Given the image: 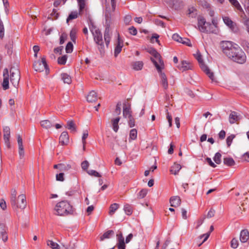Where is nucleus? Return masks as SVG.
Returning <instances> with one entry per match:
<instances>
[{
  "instance_id": "f257e3e1",
  "label": "nucleus",
  "mask_w": 249,
  "mask_h": 249,
  "mask_svg": "<svg viewBox=\"0 0 249 249\" xmlns=\"http://www.w3.org/2000/svg\"><path fill=\"white\" fill-rule=\"evenodd\" d=\"M221 47L223 53L233 61L240 64L246 62V55L237 44L226 41L222 42Z\"/></svg>"
},
{
  "instance_id": "f03ea898",
  "label": "nucleus",
  "mask_w": 249,
  "mask_h": 249,
  "mask_svg": "<svg viewBox=\"0 0 249 249\" xmlns=\"http://www.w3.org/2000/svg\"><path fill=\"white\" fill-rule=\"evenodd\" d=\"M10 203L13 209L17 210L19 208L23 210L27 205L26 196L23 194L20 195L18 196L17 200L16 190L12 189L11 191Z\"/></svg>"
},
{
  "instance_id": "7ed1b4c3",
  "label": "nucleus",
  "mask_w": 249,
  "mask_h": 249,
  "mask_svg": "<svg viewBox=\"0 0 249 249\" xmlns=\"http://www.w3.org/2000/svg\"><path fill=\"white\" fill-rule=\"evenodd\" d=\"M55 214L59 216H65L71 214L73 213L72 206L66 200L59 202L55 206Z\"/></svg>"
},
{
  "instance_id": "20e7f679",
  "label": "nucleus",
  "mask_w": 249,
  "mask_h": 249,
  "mask_svg": "<svg viewBox=\"0 0 249 249\" xmlns=\"http://www.w3.org/2000/svg\"><path fill=\"white\" fill-rule=\"evenodd\" d=\"M197 26L199 30L201 32L206 33L214 32L213 25L209 22H206L205 19L201 16L197 18Z\"/></svg>"
},
{
  "instance_id": "39448f33",
  "label": "nucleus",
  "mask_w": 249,
  "mask_h": 249,
  "mask_svg": "<svg viewBox=\"0 0 249 249\" xmlns=\"http://www.w3.org/2000/svg\"><path fill=\"white\" fill-rule=\"evenodd\" d=\"M194 56L195 58L197 60L201 70L206 73L212 80H213L214 78L213 73V72L211 71L209 68L205 64L200 53L197 51L196 53L194 54Z\"/></svg>"
},
{
  "instance_id": "423d86ee",
  "label": "nucleus",
  "mask_w": 249,
  "mask_h": 249,
  "mask_svg": "<svg viewBox=\"0 0 249 249\" xmlns=\"http://www.w3.org/2000/svg\"><path fill=\"white\" fill-rule=\"evenodd\" d=\"M94 41L98 46V49L101 54L105 52V46L104 40L102 37V34L100 30H97L96 32L92 34Z\"/></svg>"
},
{
  "instance_id": "0eeeda50",
  "label": "nucleus",
  "mask_w": 249,
  "mask_h": 249,
  "mask_svg": "<svg viewBox=\"0 0 249 249\" xmlns=\"http://www.w3.org/2000/svg\"><path fill=\"white\" fill-rule=\"evenodd\" d=\"M33 67L35 70L38 72H42L44 70H46V72L49 71V67L45 57H42L41 60L36 61L34 63Z\"/></svg>"
},
{
  "instance_id": "6e6552de",
  "label": "nucleus",
  "mask_w": 249,
  "mask_h": 249,
  "mask_svg": "<svg viewBox=\"0 0 249 249\" xmlns=\"http://www.w3.org/2000/svg\"><path fill=\"white\" fill-rule=\"evenodd\" d=\"M20 80V72L18 69L12 68L10 70V81L12 84L17 87Z\"/></svg>"
},
{
  "instance_id": "1a4fd4ad",
  "label": "nucleus",
  "mask_w": 249,
  "mask_h": 249,
  "mask_svg": "<svg viewBox=\"0 0 249 249\" xmlns=\"http://www.w3.org/2000/svg\"><path fill=\"white\" fill-rule=\"evenodd\" d=\"M0 239H2L4 242L8 240L7 228L4 224H0Z\"/></svg>"
},
{
  "instance_id": "9d476101",
  "label": "nucleus",
  "mask_w": 249,
  "mask_h": 249,
  "mask_svg": "<svg viewBox=\"0 0 249 249\" xmlns=\"http://www.w3.org/2000/svg\"><path fill=\"white\" fill-rule=\"evenodd\" d=\"M150 59L154 64V66L156 67L158 71V72L160 74L161 80L167 79V77L165 74L164 72H162L161 70L162 69V68L159 65L158 62L156 61L154 59H153V57H151Z\"/></svg>"
},
{
  "instance_id": "9b49d317",
  "label": "nucleus",
  "mask_w": 249,
  "mask_h": 249,
  "mask_svg": "<svg viewBox=\"0 0 249 249\" xmlns=\"http://www.w3.org/2000/svg\"><path fill=\"white\" fill-rule=\"evenodd\" d=\"M3 138L5 144L8 147L10 146L9 139L10 137V129L9 126H6L3 127Z\"/></svg>"
},
{
  "instance_id": "f8f14e48",
  "label": "nucleus",
  "mask_w": 249,
  "mask_h": 249,
  "mask_svg": "<svg viewBox=\"0 0 249 249\" xmlns=\"http://www.w3.org/2000/svg\"><path fill=\"white\" fill-rule=\"evenodd\" d=\"M2 88L4 90L9 89V74L7 69H5L3 71V80L2 82Z\"/></svg>"
},
{
  "instance_id": "ddd939ff",
  "label": "nucleus",
  "mask_w": 249,
  "mask_h": 249,
  "mask_svg": "<svg viewBox=\"0 0 249 249\" xmlns=\"http://www.w3.org/2000/svg\"><path fill=\"white\" fill-rule=\"evenodd\" d=\"M123 46V41L121 40L119 35L118 36L117 43L114 50V56L116 57L121 53Z\"/></svg>"
},
{
  "instance_id": "4468645a",
  "label": "nucleus",
  "mask_w": 249,
  "mask_h": 249,
  "mask_svg": "<svg viewBox=\"0 0 249 249\" xmlns=\"http://www.w3.org/2000/svg\"><path fill=\"white\" fill-rule=\"evenodd\" d=\"M155 58L157 61L158 60L161 65H163V62L161 59L160 54L154 48H150L148 51ZM154 59V58H153Z\"/></svg>"
},
{
  "instance_id": "2eb2a0df",
  "label": "nucleus",
  "mask_w": 249,
  "mask_h": 249,
  "mask_svg": "<svg viewBox=\"0 0 249 249\" xmlns=\"http://www.w3.org/2000/svg\"><path fill=\"white\" fill-rule=\"evenodd\" d=\"M69 142V137L67 132H63L59 137V143L62 145H67Z\"/></svg>"
},
{
  "instance_id": "dca6fc26",
  "label": "nucleus",
  "mask_w": 249,
  "mask_h": 249,
  "mask_svg": "<svg viewBox=\"0 0 249 249\" xmlns=\"http://www.w3.org/2000/svg\"><path fill=\"white\" fill-rule=\"evenodd\" d=\"M178 67L180 70L183 71L191 70L192 68V65L190 62L183 60L181 62V64L178 66Z\"/></svg>"
},
{
  "instance_id": "f3484780",
  "label": "nucleus",
  "mask_w": 249,
  "mask_h": 249,
  "mask_svg": "<svg viewBox=\"0 0 249 249\" xmlns=\"http://www.w3.org/2000/svg\"><path fill=\"white\" fill-rule=\"evenodd\" d=\"M240 119V115L235 111H231L229 115V122L233 124Z\"/></svg>"
},
{
  "instance_id": "a211bd4d",
  "label": "nucleus",
  "mask_w": 249,
  "mask_h": 249,
  "mask_svg": "<svg viewBox=\"0 0 249 249\" xmlns=\"http://www.w3.org/2000/svg\"><path fill=\"white\" fill-rule=\"evenodd\" d=\"M249 239V231L247 229L241 231L240 235V240L242 243H246Z\"/></svg>"
},
{
  "instance_id": "6ab92c4d",
  "label": "nucleus",
  "mask_w": 249,
  "mask_h": 249,
  "mask_svg": "<svg viewBox=\"0 0 249 249\" xmlns=\"http://www.w3.org/2000/svg\"><path fill=\"white\" fill-rule=\"evenodd\" d=\"M170 203L171 206L176 207L179 206L181 204V199L178 196H172L170 198Z\"/></svg>"
},
{
  "instance_id": "aec40b11",
  "label": "nucleus",
  "mask_w": 249,
  "mask_h": 249,
  "mask_svg": "<svg viewBox=\"0 0 249 249\" xmlns=\"http://www.w3.org/2000/svg\"><path fill=\"white\" fill-rule=\"evenodd\" d=\"M97 100V96L96 93L93 90L90 91L87 97V101L92 103L95 102Z\"/></svg>"
},
{
  "instance_id": "412c9836",
  "label": "nucleus",
  "mask_w": 249,
  "mask_h": 249,
  "mask_svg": "<svg viewBox=\"0 0 249 249\" xmlns=\"http://www.w3.org/2000/svg\"><path fill=\"white\" fill-rule=\"evenodd\" d=\"M110 38L109 29L108 27H107L104 32V40L107 47H108L110 43Z\"/></svg>"
},
{
  "instance_id": "4be33fe9",
  "label": "nucleus",
  "mask_w": 249,
  "mask_h": 249,
  "mask_svg": "<svg viewBox=\"0 0 249 249\" xmlns=\"http://www.w3.org/2000/svg\"><path fill=\"white\" fill-rule=\"evenodd\" d=\"M181 169V166L179 164L175 162L174 165L171 167L170 172L171 174L176 175Z\"/></svg>"
},
{
  "instance_id": "5701e85b",
  "label": "nucleus",
  "mask_w": 249,
  "mask_h": 249,
  "mask_svg": "<svg viewBox=\"0 0 249 249\" xmlns=\"http://www.w3.org/2000/svg\"><path fill=\"white\" fill-rule=\"evenodd\" d=\"M61 78L64 83L70 84L71 83V78L70 75L66 73L61 74Z\"/></svg>"
},
{
  "instance_id": "b1692460",
  "label": "nucleus",
  "mask_w": 249,
  "mask_h": 249,
  "mask_svg": "<svg viewBox=\"0 0 249 249\" xmlns=\"http://www.w3.org/2000/svg\"><path fill=\"white\" fill-rule=\"evenodd\" d=\"M120 118L119 117H117L114 119H112L111 120L112 128H113V130L115 132H117L118 131V129L119 128L118 123L120 121Z\"/></svg>"
},
{
  "instance_id": "393cba45",
  "label": "nucleus",
  "mask_w": 249,
  "mask_h": 249,
  "mask_svg": "<svg viewBox=\"0 0 249 249\" xmlns=\"http://www.w3.org/2000/svg\"><path fill=\"white\" fill-rule=\"evenodd\" d=\"M223 163L228 166H232L235 165L234 160L231 157H226L223 159Z\"/></svg>"
},
{
  "instance_id": "a878e982",
  "label": "nucleus",
  "mask_w": 249,
  "mask_h": 249,
  "mask_svg": "<svg viewBox=\"0 0 249 249\" xmlns=\"http://www.w3.org/2000/svg\"><path fill=\"white\" fill-rule=\"evenodd\" d=\"M143 63L142 61H136L132 64V68L136 71H140L142 69Z\"/></svg>"
},
{
  "instance_id": "bb28decb",
  "label": "nucleus",
  "mask_w": 249,
  "mask_h": 249,
  "mask_svg": "<svg viewBox=\"0 0 249 249\" xmlns=\"http://www.w3.org/2000/svg\"><path fill=\"white\" fill-rule=\"evenodd\" d=\"M114 234V232L113 230H108L107 231L105 232L100 237V240L103 241L105 239L110 238Z\"/></svg>"
},
{
  "instance_id": "cd10ccee",
  "label": "nucleus",
  "mask_w": 249,
  "mask_h": 249,
  "mask_svg": "<svg viewBox=\"0 0 249 249\" xmlns=\"http://www.w3.org/2000/svg\"><path fill=\"white\" fill-rule=\"evenodd\" d=\"M240 45L249 54V42L245 39H241Z\"/></svg>"
},
{
  "instance_id": "c85d7f7f",
  "label": "nucleus",
  "mask_w": 249,
  "mask_h": 249,
  "mask_svg": "<svg viewBox=\"0 0 249 249\" xmlns=\"http://www.w3.org/2000/svg\"><path fill=\"white\" fill-rule=\"evenodd\" d=\"M40 124L42 127L46 129H49L53 126L52 123L48 120L41 121Z\"/></svg>"
},
{
  "instance_id": "c756f323",
  "label": "nucleus",
  "mask_w": 249,
  "mask_h": 249,
  "mask_svg": "<svg viewBox=\"0 0 249 249\" xmlns=\"http://www.w3.org/2000/svg\"><path fill=\"white\" fill-rule=\"evenodd\" d=\"M124 210L125 213L128 215H130L132 213V207L129 204H126L124 205Z\"/></svg>"
},
{
  "instance_id": "7c9ffc66",
  "label": "nucleus",
  "mask_w": 249,
  "mask_h": 249,
  "mask_svg": "<svg viewBox=\"0 0 249 249\" xmlns=\"http://www.w3.org/2000/svg\"><path fill=\"white\" fill-rule=\"evenodd\" d=\"M66 127L72 132H75L76 131L75 124L72 121H68L67 122Z\"/></svg>"
},
{
  "instance_id": "2f4dec72",
  "label": "nucleus",
  "mask_w": 249,
  "mask_h": 249,
  "mask_svg": "<svg viewBox=\"0 0 249 249\" xmlns=\"http://www.w3.org/2000/svg\"><path fill=\"white\" fill-rule=\"evenodd\" d=\"M119 205L117 203H113L110 206L109 214L112 215L118 209Z\"/></svg>"
},
{
  "instance_id": "473e14b6",
  "label": "nucleus",
  "mask_w": 249,
  "mask_h": 249,
  "mask_svg": "<svg viewBox=\"0 0 249 249\" xmlns=\"http://www.w3.org/2000/svg\"><path fill=\"white\" fill-rule=\"evenodd\" d=\"M78 14L76 11L71 12L67 18V22H69L70 20L76 18L78 17Z\"/></svg>"
},
{
  "instance_id": "72a5a7b5",
  "label": "nucleus",
  "mask_w": 249,
  "mask_h": 249,
  "mask_svg": "<svg viewBox=\"0 0 249 249\" xmlns=\"http://www.w3.org/2000/svg\"><path fill=\"white\" fill-rule=\"evenodd\" d=\"M231 4L236 8L237 10L241 11L242 10V7L237 0H229Z\"/></svg>"
},
{
  "instance_id": "f704fd0d",
  "label": "nucleus",
  "mask_w": 249,
  "mask_h": 249,
  "mask_svg": "<svg viewBox=\"0 0 249 249\" xmlns=\"http://www.w3.org/2000/svg\"><path fill=\"white\" fill-rule=\"evenodd\" d=\"M129 115H132L130 108L129 107H124L123 108V116L124 118L128 117Z\"/></svg>"
},
{
  "instance_id": "c9c22d12",
  "label": "nucleus",
  "mask_w": 249,
  "mask_h": 249,
  "mask_svg": "<svg viewBox=\"0 0 249 249\" xmlns=\"http://www.w3.org/2000/svg\"><path fill=\"white\" fill-rule=\"evenodd\" d=\"M47 245L48 246H50L52 249H60L59 245L57 243L52 240H48L47 241Z\"/></svg>"
},
{
  "instance_id": "e433bc0d",
  "label": "nucleus",
  "mask_w": 249,
  "mask_h": 249,
  "mask_svg": "<svg viewBox=\"0 0 249 249\" xmlns=\"http://www.w3.org/2000/svg\"><path fill=\"white\" fill-rule=\"evenodd\" d=\"M137 137V131L136 129H132L129 133V138L132 140L136 139Z\"/></svg>"
},
{
  "instance_id": "4c0bfd02",
  "label": "nucleus",
  "mask_w": 249,
  "mask_h": 249,
  "mask_svg": "<svg viewBox=\"0 0 249 249\" xmlns=\"http://www.w3.org/2000/svg\"><path fill=\"white\" fill-rule=\"evenodd\" d=\"M188 11V14L190 17H191L192 18L196 17L197 14L196 10V9H195L194 7H191L189 8Z\"/></svg>"
},
{
  "instance_id": "58836bf2",
  "label": "nucleus",
  "mask_w": 249,
  "mask_h": 249,
  "mask_svg": "<svg viewBox=\"0 0 249 249\" xmlns=\"http://www.w3.org/2000/svg\"><path fill=\"white\" fill-rule=\"evenodd\" d=\"M221 154L219 152H217L213 157V160L216 164H219L221 163Z\"/></svg>"
},
{
  "instance_id": "ea45409f",
  "label": "nucleus",
  "mask_w": 249,
  "mask_h": 249,
  "mask_svg": "<svg viewBox=\"0 0 249 249\" xmlns=\"http://www.w3.org/2000/svg\"><path fill=\"white\" fill-rule=\"evenodd\" d=\"M67 59V56L66 55H64L58 58V63L60 65H64L66 64Z\"/></svg>"
},
{
  "instance_id": "a19ab883",
  "label": "nucleus",
  "mask_w": 249,
  "mask_h": 249,
  "mask_svg": "<svg viewBox=\"0 0 249 249\" xmlns=\"http://www.w3.org/2000/svg\"><path fill=\"white\" fill-rule=\"evenodd\" d=\"M78 5L79 7V14L83 10L85 7V0H77Z\"/></svg>"
},
{
  "instance_id": "79ce46f5",
  "label": "nucleus",
  "mask_w": 249,
  "mask_h": 249,
  "mask_svg": "<svg viewBox=\"0 0 249 249\" xmlns=\"http://www.w3.org/2000/svg\"><path fill=\"white\" fill-rule=\"evenodd\" d=\"M223 20L224 21V22L225 23V24L228 26L229 27L231 25V24H233V23H234V22H233L231 19V18H230L229 17H223Z\"/></svg>"
},
{
  "instance_id": "37998d69",
  "label": "nucleus",
  "mask_w": 249,
  "mask_h": 249,
  "mask_svg": "<svg viewBox=\"0 0 249 249\" xmlns=\"http://www.w3.org/2000/svg\"><path fill=\"white\" fill-rule=\"evenodd\" d=\"M73 46L71 42H69L66 46V52L67 53H71L73 51Z\"/></svg>"
},
{
  "instance_id": "c03bdc74",
  "label": "nucleus",
  "mask_w": 249,
  "mask_h": 249,
  "mask_svg": "<svg viewBox=\"0 0 249 249\" xmlns=\"http://www.w3.org/2000/svg\"><path fill=\"white\" fill-rule=\"evenodd\" d=\"M210 232H208L207 233H206L205 234H203L200 235L199 237V239H201L203 238H204V239H203V241L202 242V243L199 244L198 245V246H201L202 243H203L204 242H205L207 240V239L209 238V237L210 236Z\"/></svg>"
},
{
  "instance_id": "a18cd8bd",
  "label": "nucleus",
  "mask_w": 249,
  "mask_h": 249,
  "mask_svg": "<svg viewBox=\"0 0 249 249\" xmlns=\"http://www.w3.org/2000/svg\"><path fill=\"white\" fill-rule=\"evenodd\" d=\"M89 28L92 34L93 33H94V32L97 31V30H100L99 29L97 28L96 26L91 21H90L89 24Z\"/></svg>"
},
{
  "instance_id": "49530a36",
  "label": "nucleus",
  "mask_w": 249,
  "mask_h": 249,
  "mask_svg": "<svg viewBox=\"0 0 249 249\" xmlns=\"http://www.w3.org/2000/svg\"><path fill=\"white\" fill-rule=\"evenodd\" d=\"M89 28L92 34L93 33H94V32L97 31V30H100L99 29L97 28L96 26L91 21H90L89 24Z\"/></svg>"
},
{
  "instance_id": "de8ad7c7",
  "label": "nucleus",
  "mask_w": 249,
  "mask_h": 249,
  "mask_svg": "<svg viewBox=\"0 0 249 249\" xmlns=\"http://www.w3.org/2000/svg\"><path fill=\"white\" fill-rule=\"evenodd\" d=\"M147 194L146 189H142L138 194V197L140 199L144 198Z\"/></svg>"
},
{
  "instance_id": "09e8293b",
  "label": "nucleus",
  "mask_w": 249,
  "mask_h": 249,
  "mask_svg": "<svg viewBox=\"0 0 249 249\" xmlns=\"http://www.w3.org/2000/svg\"><path fill=\"white\" fill-rule=\"evenodd\" d=\"M135 119L133 117L132 115H129L128 116V124L130 127H132L135 126Z\"/></svg>"
},
{
  "instance_id": "8fccbe9b",
  "label": "nucleus",
  "mask_w": 249,
  "mask_h": 249,
  "mask_svg": "<svg viewBox=\"0 0 249 249\" xmlns=\"http://www.w3.org/2000/svg\"><path fill=\"white\" fill-rule=\"evenodd\" d=\"M235 135L233 134L231 135L228 136L226 139V143L228 147H230L232 143L233 139L235 138Z\"/></svg>"
},
{
  "instance_id": "3c124183",
  "label": "nucleus",
  "mask_w": 249,
  "mask_h": 249,
  "mask_svg": "<svg viewBox=\"0 0 249 249\" xmlns=\"http://www.w3.org/2000/svg\"><path fill=\"white\" fill-rule=\"evenodd\" d=\"M181 40H182L180 41V42H179L180 43H181L185 44L189 47L192 46V44H191V41L189 39L187 38H182V37Z\"/></svg>"
},
{
  "instance_id": "603ef678",
  "label": "nucleus",
  "mask_w": 249,
  "mask_h": 249,
  "mask_svg": "<svg viewBox=\"0 0 249 249\" xmlns=\"http://www.w3.org/2000/svg\"><path fill=\"white\" fill-rule=\"evenodd\" d=\"M76 30L75 29H72L70 32V37L72 41H75L76 39Z\"/></svg>"
},
{
  "instance_id": "864d4df0",
  "label": "nucleus",
  "mask_w": 249,
  "mask_h": 249,
  "mask_svg": "<svg viewBox=\"0 0 249 249\" xmlns=\"http://www.w3.org/2000/svg\"><path fill=\"white\" fill-rule=\"evenodd\" d=\"M231 247L233 249H236L238 246V241L237 239L234 238L231 242Z\"/></svg>"
},
{
  "instance_id": "5fc2aeb1",
  "label": "nucleus",
  "mask_w": 249,
  "mask_h": 249,
  "mask_svg": "<svg viewBox=\"0 0 249 249\" xmlns=\"http://www.w3.org/2000/svg\"><path fill=\"white\" fill-rule=\"evenodd\" d=\"M87 173L90 176L96 177H100L101 175L100 174L97 172L96 171L94 170H90L87 171Z\"/></svg>"
},
{
  "instance_id": "6e6d98bb",
  "label": "nucleus",
  "mask_w": 249,
  "mask_h": 249,
  "mask_svg": "<svg viewBox=\"0 0 249 249\" xmlns=\"http://www.w3.org/2000/svg\"><path fill=\"white\" fill-rule=\"evenodd\" d=\"M129 33L130 35L136 36L137 34V30L134 26H131L128 28Z\"/></svg>"
},
{
  "instance_id": "4d7b16f0",
  "label": "nucleus",
  "mask_w": 249,
  "mask_h": 249,
  "mask_svg": "<svg viewBox=\"0 0 249 249\" xmlns=\"http://www.w3.org/2000/svg\"><path fill=\"white\" fill-rule=\"evenodd\" d=\"M229 28L234 33H237L239 31V28L235 23H233V24H231Z\"/></svg>"
},
{
  "instance_id": "13d9d810",
  "label": "nucleus",
  "mask_w": 249,
  "mask_h": 249,
  "mask_svg": "<svg viewBox=\"0 0 249 249\" xmlns=\"http://www.w3.org/2000/svg\"><path fill=\"white\" fill-rule=\"evenodd\" d=\"M166 115H167L166 118H167V119L168 120V122L169 123V127H171L172 126V117L171 115H170L169 114V113L168 112L167 109H166Z\"/></svg>"
},
{
  "instance_id": "bf43d9fd",
  "label": "nucleus",
  "mask_w": 249,
  "mask_h": 249,
  "mask_svg": "<svg viewBox=\"0 0 249 249\" xmlns=\"http://www.w3.org/2000/svg\"><path fill=\"white\" fill-rule=\"evenodd\" d=\"M155 23L157 25H160L163 28L165 27V23L162 20L159 19H155L154 20Z\"/></svg>"
},
{
  "instance_id": "052dcab7",
  "label": "nucleus",
  "mask_w": 249,
  "mask_h": 249,
  "mask_svg": "<svg viewBox=\"0 0 249 249\" xmlns=\"http://www.w3.org/2000/svg\"><path fill=\"white\" fill-rule=\"evenodd\" d=\"M59 14L57 12V10L55 9H53L52 13L51 14V16L53 17L54 19H56L59 17Z\"/></svg>"
},
{
  "instance_id": "680f3d73",
  "label": "nucleus",
  "mask_w": 249,
  "mask_h": 249,
  "mask_svg": "<svg viewBox=\"0 0 249 249\" xmlns=\"http://www.w3.org/2000/svg\"><path fill=\"white\" fill-rule=\"evenodd\" d=\"M64 174L63 173H60L56 175V179L57 181H63L64 180Z\"/></svg>"
},
{
  "instance_id": "e2e57ef3",
  "label": "nucleus",
  "mask_w": 249,
  "mask_h": 249,
  "mask_svg": "<svg viewBox=\"0 0 249 249\" xmlns=\"http://www.w3.org/2000/svg\"><path fill=\"white\" fill-rule=\"evenodd\" d=\"M89 166V163L87 160H85L83 161L81 163V167L83 170H87Z\"/></svg>"
},
{
  "instance_id": "0e129e2a",
  "label": "nucleus",
  "mask_w": 249,
  "mask_h": 249,
  "mask_svg": "<svg viewBox=\"0 0 249 249\" xmlns=\"http://www.w3.org/2000/svg\"><path fill=\"white\" fill-rule=\"evenodd\" d=\"M89 135L88 130H85L84 131L83 136H82V143L83 144H86V139L88 138Z\"/></svg>"
},
{
  "instance_id": "69168bd1",
  "label": "nucleus",
  "mask_w": 249,
  "mask_h": 249,
  "mask_svg": "<svg viewBox=\"0 0 249 249\" xmlns=\"http://www.w3.org/2000/svg\"><path fill=\"white\" fill-rule=\"evenodd\" d=\"M164 1L170 7H173L177 0H164Z\"/></svg>"
},
{
  "instance_id": "338daca9",
  "label": "nucleus",
  "mask_w": 249,
  "mask_h": 249,
  "mask_svg": "<svg viewBox=\"0 0 249 249\" xmlns=\"http://www.w3.org/2000/svg\"><path fill=\"white\" fill-rule=\"evenodd\" d=\"M117 246L118 249H125V245L124 241L117 242Z\"/></svg>"
},
{
  "instance_id": "774afa93",
  "label": "nucleus",
  "mask_w": 249,
  "mask_h": 249,
  "mask_svg": "<svg viewBox=\"0 0 249 249\" xmlns=\"http://www.w3.org/2000/svg\"><path fill=\"white\" fill-rule=\"evenodd\" d=\"M172 38L174 40L178 42H179L180 40H182V37H180L178 34H173Z\"/></svg>"
}]
</instances>
